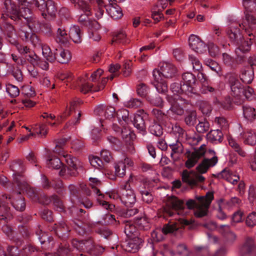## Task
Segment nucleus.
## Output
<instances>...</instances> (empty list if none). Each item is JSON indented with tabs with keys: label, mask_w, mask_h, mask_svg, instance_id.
Instances as JSON below:
<instances>
[{
	"label": "nucleus",
	"mask_w": 256,
	"mask_h": 256,
	"mask_svg": "<svg viewBox=\"0 0 256 256\" xmlns=\"http://www.w3.org/2000/svg\"><path fill=\"white\" fill-rule=\"evenodd\" d=\"M196 200L190 199L186 203L187 208L189 210H193L194 208L196 210L194 214L196 218H201L207 216L210 205L214 198V192H208L204 196H196Z\"/></svg>",
	"instance_id": "f257e3e1"
},
{
	"label": "nucleus",
	"mask_w": 256,
	"mask_h": 256,
	"mask_svg": "<svg viewBox=\"0 0 256 256\" xmlns=\"http://www.w3.org/2000/svg\"><path fill=\"white\" fill-rule=\"evenodd\" d=\"M10 204L17 210L22 211L25 208V203L20 192L14 193L12 196L2 195L0 197V208L4 214L1 216L0 219H7L9 216Z\"/></svg>",
	"instance_id": "f03ea898"
},
{
	"label": "nucleus",
	"mask_w": 256,
	"mask_h": 256,
	"mask_svg": "<svg viewBox=\"0 0 256 256\" xmlns=\"http://www.w3.org/2000/svg\"><path fill=\"white\" fill-rule=\"evenodd\" d=\"M164 202V205L158 210V215L159 218L166 220L176 214L175 211L184 210V200L175 196H168Z\"/></svg>",
	"instance_id": "7ed1b4c3"
},
{
	"label": "nucleus",
	"mask_w": 256,
	"mask_h": 256,
	"mask_svg": "<svg viewBox=\"0 0 256 256\" xmlns=\"http://www.w3.org/2000/svg\"><path fill=\"white\" fill-rule=\"evenodd\" d=\"M248 36L246 40L243 38L242 44L236 49V52L238 56L242 57V54L248 52L251 48V46L256 40V28L244 29Z\"/></svg>",
	"instance_id": "20e7f679"
},
{
	"label": "nucleus",
	"mask_w": 256,
	"mask_h": 256,
	"mask_svg": "<svg viewBox=\"0 0 256 256\" xmlns=\"http://www.w3.org/2000/svg\"><path fill=\"white\" fill-rule=\"evenodd\" d=\"M10 168L14 172V181L18 189L27 192L29 186L24 177L20 174L22 169V165L18 162H13L10 165Z\"/></svg>",
	"instance_id": "39448f33"
},
{
	"label": "nucleus",
	"mask_w": 256,
	"mask_h": 256,
	"mask_svg": "<svg viewBox=\"0 0 256 256\" xmlns=\"http://www.w3.org/2000/svg\"><path fill=\"white\" fill-rule=\"evenodd\" d=\"M92 4H88L80 9L84 12V14L80 16L78 22L80 24L88 27V28H98V22L90 18V16L92 15Z\"/></svg>",
	"instance_id": "423d86ee"
},
{
	"label": "nucleus",
	"mask_w": 256,
	"mask_h": 256,
	"mask_svg": "<svg viewBox=\"0 0 256 256\" xmlns=\"http://www.w3.org/2000/svg\"><path fill=\"white\" fill-rule=\"evenodd\" d=\"M33 5L41 12V15L44 18H46V14L52 16L56 12L55 4L51 0L46 2L44 0H33Z\"/></svg>",
	"instance_id": "0eeeda50"
},
{
	"label": "nucleus",
	"mask_w": 256,
	"mask_h": 256,
	"mask_svg": "<svg viewBox=\"0 0 256 256\" xmlns=\"http://www.w3.org/2000/svg\"><path fill=\"white\" fill-rule=\"evenodd\" d=\"M206 146L202 144L192 152L189 150H186L185 154L188 160L185 162V166L187 168H190L194 167L198 160L204 155L206 152Z\"/></svg>",
	"instance_id": "6e6552de"
},
{
	"label": "nucleus",
	"mask_w": 256,
	"mask_h": 256,
	"mask_svg": "<svg viewBox=\"0 0 256 256\" xmlns=\"http://www.w3.org/2000/svg\"><path fill=\"white\" fill-rule=\"evenodd\" d=\"M63 156L68 166H63L60 172V174L62 176H64L67 170L68 174L70 176H76L78 174L77 172V158L67 154H64Z\"/></svg>",
	"instance_id": "1a4fd4ad"
},
{
	"label": "nucleus",
	"mask_w": 256,
	"mask_h": 256,
	"mask_svg": "<svg viewBox=\"0 0 256 256\" xmlns=\"http://www.w3.org/2000/svg\"><path fill=\"white\" fill-rule=\"evenodd\" d=\"M196 82V78L194 75L191 72H185L182 75V85L185 86L187 90L188 96L191 97L193 94H198L196 88L194 87Z\"/></svg>",
	"instance_id": "9d476101"
},
{
	"label": "nucleus",
	"mask_w": 256,
	"mask_h": 256,
	"mask_svg": "<svg viewBox=\"0 0 256 256\" xmlns=\"http://www.w3.org/2000/svg\"><path fill=\"white\" fill-rule=\"evenodd\" d=\"M208 154L212 156V157L210 158H204L196 168L198 172L200 174L206 172L209 168L214 166L218 162V158L216 156V152L214 150H209L206 152V154Z\"/></svg>",
	"instance_id": "9b49d317"
},
{
	"label": "nucleus",
	"mask_w": 256,
	"mask_h": 256,
	"mask_svg": "<svg viewBox=\"0 0 256 256\" xmlns=\"http://www.w3.org/2000/svg\"><path fill=\"white\" fill-rule=\"evenodd\" d=\"M42 186L45 189H49L50 188H54L56 192L60 195H64L66 194L64 188L63 182L60 179H55L50 182L46 176L42 174Z\"/></svg>",
	"instance_id": "f8f14e48"
},
{
	"label": "nucleus",
	"mask_w": 256,
	"mask_h": 256,
	"mask_svg": "<svg viewBox=\"0 0 256 256\" xmlns=\"http://www.w3.org/2000/svg\"><path fill=\"white\" fill-rule=\"evenodd\" d=\"M240 256H256V246L253 238H246L240 250Z\"/></svg>",
	"instance_id": "ddd939ff"
},
{
	"label": "nucleus",
	"mask_w": 256,
	"mask_h": 256,
	"mask_svg": "<svg viewBox=\"0 0 256 256\" xmlns=\"http://www.w3.org/2000/svg\"><path fill=\"white\" fill-rule=\"evenodd\" d=\"M144 242L143 240L138 236L134 237L124 242L122 244V249L128 252H136L140 248V246Z\"/></svg>",
	"instance_id": "4468645a"
},
{
	"label": "nucleus",
	"mask_w": 256,
	"mask_h": 256,
	"mask_svg": "<svg viewBox=\"0 0 256 256\" xmlns=\"http://www.w3.org/2000/svg\"><path fill=\"white\" fill-rule=\"evenodd\" d=\"M94 240L90 237L88 239L78 240L73 239L72 241V246L80 252H87L89 253L93 248Z\"/></svg>",
	"instance_id": "2eb2a0df"
},
{
	"label": "nucleus",
	"mask_w": 256,
	"mask_h": 256,
	"mask_svg": "<svg viewBox=\"0 0 256 256\" xmlns=\"http://www.w3.org/2000/svg\"><path fill=\"white\" fill-rule=\"evenodd\" d=\"M94 112L96 114L107 120H112L116 116V112L114 107L100 105L96 107Z\"/></svg>",
	"instance_id": "dca6fc26"
},
{
	"label": "nucleus",
	"mask_w": 256,
	"mask_h": 256,
	"mask_svg": "<svg viewBox=\"0 0 256 256\" xmlns=\"http://www.w3.org/2000/svg\"><path fill=\"white\" fill-rule=\"evenodd\" d=\"M182 181L190 186H195L198 182H203L205 178L200 174H195L192 172H190L186 170L182 172Z\"/></svg>",
	"instance_id": "f3484780"
},
{
	"label": "nucleus",
	"mask_w": 256,
	"mask_h": 256,
	"mask_svg": "<svg viewBox=\"0 0 256 256\" xmlns=\"http://www.w3.org/2000/svg\"><path fill=\"white\" fill-rule=\"evenodd\" d=\"M162 75L167 78H172L176 76L177 70L176 66L171 63L161 62L159 64Z\"/></svg>",
	"instance_id": "a211bd4d"
},
{
	"label": "nucleus",
	"mask_w": 256,
	"mask_h": 256,
	"mask_svg": "<svg viewBox=\"0 0 256 256\" xmlns=\"http://www.w3.org/2000/svg\"><path fill=\"white\" fill-rule=\"evenodd\" d=\"M226 34L231 42L236 44L238 47H240L242 44L243 36L239 28L231 26L228 29Z\"/></svg>",
	"instance_id": "6ab92c4d"
},
{
	"label": "nucleus",
	"mask_w": 256,
	"mask_h": 256,
	"mask_svg": "<svg viewBox=\"0 0 256 256\" xmlns=\"http://www.w3.org/2000/svg\"><path fill=\"white\" fill-rule=\"evenodd\" d=\"M189 45L190 48L198 53H202L206 50V44L201 40L195 35H191L189 38Z\"/></svg>",
	"instance_id": "aec40b11"
},
{
	"label": "nucleus",
	"mask_w": 256,
	"mask_h": 256,
	"mask_svg": "<svg viewBox=\"0 0 256 256\" xmlns=\"http://www.w3.org/2000/svg\"><path fill=\"white\" fill-rule=\"evenodd\" d=\"M245 16L242 18L240 26L243 30L245 28H256V14L244 12Z\"/></svg>",
	"instance_id": "412c9836"
},
{
	"label": "nucleus",
	"mask_w": 256,
	"mask_h": 256,
	"mask_svg": "<svg viewBox=\"0 0 256 256\" xmlns=\"http://www.w3.org/2000/svg\"><path fill=\"white\" fill-rule=\"evenodd\" d=\"M200 92L202 94H208L210 93L213 99V102L214 104H219V100L218 98V96L220 94L219 89L215 88L207 83L206 84H203V85L201 86Z\"/></svg>",
	"instance_id": "4be33fe9"
},
{
	"label": "nucleus",
	"mask_w": 256,
	"mask_h": 256,
	"mask_svg": "<svg viewBox=\"0 0 256 256\" xmlns=\"http://www.w3.org/2000/svg\"><path fill=\"white\" fill-rule=\"evenodd\" d=\"M4 4L6 9L8 16L11 19L16 20L19 14V8L12 0H5Z\"/></svg>",
	"instance_id": "5701e85b"
},
{
	"label": "nucleus",
	"mask_w": 256,
	"mask_h": 256,
	"mask_svg": "<svg viewBox=\"0 0 256 256\" xmlns=\"http://www.w3.org/2000/svg\"><path fill=\"white\" fill-rule=\"evenodd\" d=\"M48 133V128L45 124H36L33 128V140L40 142L46 138Z\"/></svg>",
	"instance_id": "b1692460"
},
{
	"label": "nucleus",
	"mask_w": 256,
	"mask_h": 256,
	"mask_svg": "<svg viewBox=\"0 0 256 256\" xmlns=\"http://www.w3.org/2000/svg\"><path fill=\"white\" fill-rule=\"evenodd\" d=\"M180 102H182L183 104H185L186 105L189 104L188 100L182 97H180L176 102H174L172 104L169 111L173 114H176L178 116L183 115L184 114V109L181 106L182 104H180Z\"/></svg>",
	"instance_id": "393cba45"
},
{
	"label": "nucleus",
	"mask_w": 256,
	"mask_h": 256,
	"mask_svg": "<svg viewBox=\"0 0 256 256\" xmlns=\"http://www.w3.org/2000/svg\"><path fill=\"white\" fill-rule=\"evenodd\" d=\"M120 202L126 206H130L136 202V196L133 190L121 192Z\"/></svg>",
	"instance_id": "a878e982"
},
{
	"label": "nucleus",
	"mask_w": 256,
	"mask_h": 256,
	"mask_svg": "<svg viewBox=\"0 0 256 256\" xmlns=\"http://www.w3.org/2000/svg\"><path fill=\"white\" fill-rule=\"evenodd\" d=\"M106 10L110 16L114 20L120 18L123 16L121 8L116 3H110L106 6Z\"/></svg>",
	"instance_id": "bb28decb"
},
{
	"label": "nucleus",
	"mask_w": 256,
	"mask_h": 256,
	"mask_svg": "<svg viewBox=\"0 0 256 256\" xmlns=\"http://www.w3.org/2000/svg\"><path fill=\"white\" fill-rule=\"evenodd\" d=\"M54 55L56 56V60L60 64H66L71 59L72 56L69 50L62 48H56Z\"/></svg>",
	"instance_id": "cd10ccee"
},
{
	"label": "nucleus",
	"mask_w": 256,
	"mask_h": 256,
	"mask_svg": "<svg viewBox=\"0 0 256 256\" xmlns=\"http://www.w3.org/2000/svg\"><path fill=\"white\" fill-rule=\"evenodd\" d=\"M133 124L134 127L142 136L146 134V126L144 116L140 114H135L134 118Z\"/></svg>",
	"instance_id": "c85d7f7f"
},
{
	"label": "nucleus",
	"mask_w": 256,
	"mask_h": 256,
	"mask_svg": "<svg viewBox=\"0 0 256 256\" xmlns=\"http://www.w3.org/2000/svg\"><path fill=\"white\" fill-rule=\"evenodd\" d=\"M55 232L60 238L66 239L68 236V232L70 230L67 224L64 222H61L58 224H55Z\"/></svg>",
	"instance_id": "c756f323"
},
{
	"label": "nucleus",
	"mask_w": 256,
	"mask_h": 256,
	"mask_svg": "<svg viewBox=\"0 0 256 256\" xmlns=\"http://www.w3.org/2000/svg\"><path fill=\"white\" fill-rule=\"evenodd\" d=\"M206 138L212 144H217L223 140V134L219 130H211L207 134Z\"/></svg>",
	"instance_id": "7c9ffc66"
},
{
	"label": "nucleus",
	"mask_w": 256,
	"mask_h": 256,
	"mask_svg": "<svg viewBox=\"0 0 256 256\" xmlns=\"http://www.w3.org/2000/svg\"><path fill=\"white\" fill-rule=\"evenodd\" d=\"M130 42V40L127 38L126 32L123 30H120L114 34L112 44L117 43L126 44H129Z\"/></svg>",
	"instance_id": "2f4dec72"
},
{
	"label": "nucleus",
	"mask_w": 256,
	"mask_h": 256,
	"mask_svg": "<svg viewBox=\"0 0 256 256\" xmlns=\"http://www.w3.org/2000/svg\"><path fill=\"white\" fill-rule=\"evenodd\" d=\"M56 41L59 44L66 45L70 41L69 34L64 28H58L55 36Z\"/></svg>",
	"instance_id": "473e14b6"
},
{
	"label": "nucleus",
	"mask_w": 256,
	"mask_h": 256,
	"mask_svg": "<svg viewBox=\"0 0 256 256\" xmlns=\"http://www.w3.org/2000/svg\"><path fill=\"white\" fill-rule=\"evenodd\" d=\"M124 232L130 239L135 236H138V232L136 226L131 222H124Z\"/></svg>",
	"instance_id": "72a5a7b5"
},
{
	"label": "nucleus",
	"mask_w": 256,
	"mask_h": 256,
	"mask_svg": "<svg viewBox=\"0 0 256 256\" xmlns=\"http://www.w3.org/2000/svg\"><path fill=\"white\" fill-rule=\"evenodd\" d=\"M70 39V38L74 43L81 42L82 33L80 27L78 26H74L70 28L69 32Z\"/></svg>",
	"instance_id": "f704fd0d"
},
{
	"label": "nucleus",
	"mask_w": 256,
	"mask_h": 256,
	"mask_svg": "<svg viewBox=\"0 0 256 256\" xmlns=\"http://www.w3.org/2000/svg\"><path fill=\"white\" fill-rule=\"evenodd\" d=\"M118 136H122L124 142L129 144L132 149V152L134 150V147L132 146V142L134 134H132L128 128L123 126L122 130Z\"/></svg>",
	"instance_id": "c9c22d12"
},
{
	"label": "nucleus",
	"mask_w": 256,
	"mask_h": 256,
	"mask_svg": "<svg viewBox=\"0 0 256 256\" xmlns=\"http://www.w3.org/2000/svg\"><path fill=\"white\" fill-rule=\"evenodd\" d=\"M77 84L80 88L81 92L86 94L90 92H96L98 90L93 88V86L88 82H85L83 78H79L77 81Z\"/></svg>",
	"instance_id": "e433bc0d"
},
{
	"label": "nucleus",
	"mask_w": 256,
	"mask_h": 256,
	"mask_svg": "<svg viewBox=\"0 0 256 256\" xmlns=\"http://www.w3.org/2000/svg\"><path fill=\"white\" fill-rule=\"evenodd\" d=\"M152 114L158 122L162 124H165L168 120L167 114L162 110L154 108L152 111Z\"/></svg>",
	"instance_id": "4c0bfd02"
},
{
	"label": "nucleus",
	"mask_w": 256,
	"mask_h": 256,
	"mask_svg": "<svg viewBox=\"0 0 256 256\" xmlns=\"http://www.w3.org/2000/svg\"><path fill=\"white\" fill-rule=\"evenodd\" d=\"M170 90L174 94L188 96L187 90L185 88V86L182 85V82L180 83L176 82L172 83L170 86Z\"/></svg>",
	"instance_id": "58836bf2"
},
{
	"label": "nucleus",
	"mask_w": 256,
	"mask_h": 256,
	"mask_svg": "<svg viewBox=\"0 0 256 256\" xmlns=\"http://www.w3.org/2000/svg\"><path fill=\"white\" fill-rule=\"evenodd\" d=\"M244 138V142L250 146H254L256 144V135L255 133L252 131H246L242 135Z\"/></svg>",
	"instance_id": "ea45409f"
},
{
	"label": "nucleus",
	"mask_w": 256,
	"mask_h": 256,
	"mask_svg": "<svg viewBox=\"0 0 256 256\" xmlns=\"http://www.w3.org/2000/svg\"><path fill=\"white\" fill-rule=\"evenodd\" d=\"M40 30H42L46 34H50L52 30L51 25L48 23H44L41 24L38 22H33V32L36 31L38 32Z\"/></svg>",
	"instance_id": "a19ab883"
},
{
	"label": "nucleus",
	"mask_w": 256,
	"mask_h": 256,
	"mask_svg": "<svg viewBox=\"0 0 256 256\" xmlns=\"http://www.w3.org/2000/svg\"><path fill=\"white\" fill-rule=\"evenodd\" d=\"M243 114L248 120L252 121L256 118V112L255 108L250 106H244Z\"/></svg>",
	"instance_id": "79ce46f5"
},
{
	"label": "nucleus",
	"mask_w": 256,
	"mask_h": 256,
	"mask_svg": "<svg viewBox=\"0 0 256 256\" xmlns=\"http://www.w3.org/2000/svg\"><path fill=\"white\" fill-rule=\"evenodd\" d=\"M180 227V225L178 222L170 221L168 224L164 226L162 231L164 234L172 233L177 230Z\"/></svg>",
	"instance_id": "37998d69"
},
{
	"label": "nucleus",
	"mask_w": 256,
	"mask_h": 256,
	"mask_svg": "<svg viewBox=\"0 0 256 256\" xmlns=\"http://www.w3.org/2000/svg\"><path fill=\"white\" fill-rule=\"evenodd\" d=\"M230 87L231 89V94L233 96L237 98L238 99H240L242 96V90H244V86L240 82L230 86Z\"/></svg>",
	"instance_id": "c03bdc74"
},
{
	"label": "nucleus",
	"mask_w": 256,
	"mask_h": 256,
	"mask_svg": "<svg viewBox=\"0 0 256 256\" xmlns=\"http://www.w3.org/2000/svg\"><path fill=\"white\" fill-rule=\"evenodd\" d=\"M151 104L160 108H162L164 106V102L162 98L158 94L154 96H150L147 97L146 100Z\"/></svg>",
	"instance_id": "a18cd8bd"
},
{
	"label": "nucleus",
	"mask_w": 256,
	"mask_h": 256,
	"mask_svg": "<svg viewBox=\"0 0 256 256\" xmlns=\"http://www.w3.org/2000/svg\"><path fill=\"white\" fill-rule=\"evenodd\" d=\"M149 132L153 135L159 137L163 134V129L160 124L154 122L150 126Z\"/></svg>",
	"instance_id": "49530a36"
},
{
	"label": "nucleus",
	"mask_w": 256,
	"mask_h": 256,
	"mask_svg": "<svg viewBox=\"0 0 256 256\" xmlns=\"http://www.w3.org/2000/svg\"><path fill=\"white\" fill-rule=\"evenodd\" d=\"M48 165L49 168L54 169H59L64 166L61 160L55 156H52L49 158Z\"/></svg>",
	"instance_id": "de8ad7c7"
},
{
	"label": "nucleus",
	"mask_w": 256,
	"mask_h": 256,
	"mask_svg": "<svg viewBox=\"0 0 256 256\" xmlns=\"http://www.w3.org/2000/svg\"><path fill=\"white\" fill-rule=\"evenodd\" d=\"M152 84L154 86L159 93L166 94L168 92V86L166 81L160 79L158 82H152Z\"/></svg>",
	"instance_id": "09e8293b"
},
{
	"label": "nucleus",
	"mask_w": 256,
	"mask_h": 256,
	"mask_svg": "<svg viewBox=\"0 0 256 256\" xmlns=\"http://www.w3.org/2000/svg\"><path fill=\"white\" fill-rule=\"evenodd\" d=\"M254 77V75L252 70H244L242 71L240 78L243 82L249 84L252 81Z\"/></svg>",
	"instance_id": "8fccbe9b"
},
{
	"label": "nucleus",
	"mask_w": 256,
	"mask_h": 256,
	"mask_svg": "<svg viewBox=\"0 0 256 256\" xmlns=\"http://www.w3.org/2000/svg\"><path fill=\"white\" fill-rule=\"evenodd\" d=\"M150 91V88L144 84L140 83L137 86V94L140 97L144 98L147 100V97L150 96L148 93Z\"/></svg>",
	"instance_id": "3c124183"
},
{
	"label": "nucleus",
	"mask_w": 256,
	"mask_h": 256,
	"mask_svg": "<svg viewBox=\"0 0 256 256\" xmlns=\"http://www.w3.org/2000/svg\"><path fill=\"white\" fill-rule=\"evenodd\" d=\"M199 108L204 115L209 114L212 110V108L210 103L206 100H200L198 102Z\"/></svg>",
	"instance_id": "603ef678"
},
{
	"label": "nucleus",
	"mask_w": 256,
	"mask_h": 256,
	"mask_svg": "<svg viewBox=\"0 0 256 256\" xmlns=\"http://www.w3.org/2000/svg\"><path fill=\"white\" fill-rule=\"evenodd\" d=\"M134 222L138 228L140 230H146L149 228L148 222L144 217L136 218Z\"/></svg>",
	"instance_id": "864d4df0"
},
{
	"label": "nucleus",
	"mask_w": 256,
	"mask_h": 256,
	"mask_svg": "<svg viewBox=\"0 0 256 256\" xmlns=\"http://www.w3.org/2000/svg\"><path fill=\"white\" fill-rule=\"evenodd\" d=\"M36 65L44 70H47L48 64L45 60H42L36 54L33 55V66Z\"/></svg>",
	"instance_id": "5fc2aeb1"
},
{
	"label": "nucleus",
	"mask_w": 256,
	"mask_h": 256,
	"mask_svg": "<svg viewBox=\"0 0 256 256\" xmlns=\"http://www.w3.org/2000/svg\"><path fill=\"white\" fill-rule=\"evenodd\" d=\"M245 12H253L256 10V0H243Z\"/></svg>",
	"instance_id": "6e6d98bb"
},
{
	"label": "nucleus",
	"mask_w": 256,
	"mask_h": 256,
	"mask_svg": "<svg viewBox=\"0 0 256 256\" xmlns=\"http://www.w3.org/2000/svg\"><path fill=\"white\" fill-rule=\"evenodd\" d=\"M52 196H48L45 194L41 195L39 198L33 190V200H38L40 203L48 205L52 202Z\"/></svg>",
	"instance_id": "4d7b16f0"
},
{
	"label": "nucleus",
	"mask_w": 256,
	"mask_h": 256,
	"mask_svg": "<svg viewBox=\"0 0 256 256\" xmlns=\"http://www.w3.org/2000/svg\"><path fill=\"white\" fill-rule=\"evenodd\" d=\"M184 122L186 124L192 126L195 125L196 123V114L194 111L190 112L184 118Z\"/></svg>",
	"instance_id": "13d9d810"
},
{
	"label": "nucleus",
	"mask_w": 256,
	"mask_h": 256,
	"mask_svg": "<svg viewBox=\"0 0 256 256\" xmlns=\"http://www.w3.org/2000/svg\"><path fill=\"white\" fill-rule=\"evenodd\" d=\"M82 103V100L79 98H75L73 100H72L70 102V106L69 108L68 111L66 110L64 112L62 116H61V118H66L68 115L70 114V112L74 110L75 108L80 104Z\"/></svg>",
	"instance_id": "bf43d9fd"
},
{
	"label": "nucleus",
	"mask_w": 256,
	"mask_h": 256,
	"mask_svg": "<svg viewBox=\"0 0 256 256\" xmlns=\"http://www.w3.org/2000/svg\"><path fill=\"white\" fill-rule=\"evenodd\" d=\"M115 173L116 176L122 178L126 174V165L122 161L119 162L114 165Z\"/></svg>",
	"instance_id": "052dcab7"
},
{
	"label": "nucleus",
	"mask_w": 256,
	"mask_h": 256,
	"mask_svg": "<svg viewBox=\"0 0 256 256\" xmlns=\"http://www.w3.org/2000/svg\"><path fill=\"white\" fill-rule=\"evenodd\" d=\"M17 49L19 52L24 54L26 58L30 62L32 61V57L31 56V50L26 46H18Z\"/></svg>",
	"instance_id": "680f3d73"
},
{
	"label": "nucleus",
	"mask_w": 256,
	"mask_h": 256,
	"mask_svg": "<svg viewBox=\"0 0 256 256\" xmlns=\"http://www.w3.org/2000/svg\"><path fill=\"white\" fill-rule=\"evenodd\" d=\"M239 76L236 72H230L225 75V78L229 84L230 86L234 84L236 82H240L238 80Z\"/></svg>",
	"instance_id": "e2e57ef3"
},
{
	"label": "nucleus",
	"mask_w": 256,
	"mask_h": 256,
	"mask_svg": "<svg viewBox=\"0 0 256 256\" xmlns=\"http://www.w3.org/2000/svg\"><path fill=\"white\" fill-rule=\"evenodd\" d=\"M169 146L172 152L171 155H172L173 154L183 152V146L178 140H176V142L170 143Z\"/></svg>",
	"instance_id": "0e129e2a"
},
{
	"label": "nucleus",
	"mask_w": 256,
	"mask_h": 256,
	"mask_svg": "<svg viewBox=\"0 0 256 256\" xmlns=\"http://www.w3.org/2000/svg\"><path fill=\"white\" fill-rule=\"evenodd\" d=\"M214 176L218 178L225 179L228 182H231V179H232V173L228 168L224 169L216 176L214 174Z\"/></svg>",
	"instance_id": "69168bd1"
},
{
	"label": "nucleus",
	"mask_w": 256,
	"mask_h": 256,
	"mask_svg": "<svg viewBox=\"0 0 256 256\" xmlns=\"http://www.w3.org/2000/svg\"><path fill=\"white\" fill-rule=\"evenodd\" d=\"M89 160L92 166L96 168H103L102 160L97 156H90Z\"/></svg>",
	"instance_id": "338daca9"
},
{
	"label": "nucleus",
	"mask_w": 256,
	"mask_h": 256,
	"mask_svg": "<svg viewBox=\"0 0 256 256\" xmlns=\"http://www.w3.org/2000/svg\"><path fill=\"white\" fill-rule=\"evenodd\" d=\"M6 90L9 95L12 98L17 96L20 94L18 88L12 84H8L6 85Z\"/></svg>",
	"instance_id": "774afa93"
}]
</instances>
